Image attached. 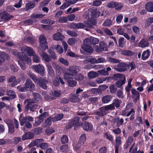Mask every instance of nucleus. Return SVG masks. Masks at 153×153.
Listing matches in <instances>:
<instances>
[{
	"label": "nucleus",
	"instance_id": "obj_44",
	"mask_svg": "<svg viewBox=\"0 0 153 153\" xmlns=\"http://www.w3.org/2000/svg\"><path fill=\"white\" fill-rule=\"evenodd\" d=\"M39 46L40 48L43 50H45L47 48H48L47 43H40Z\"/></svg>",
	"mask_w": 153,
	"mask_h": 153
},
{
	"label": "nucleus",
	"instance_id": "obj_16",
	"mask_svg": "<svg viewBox=\"0 0 153 153\" xmlns=\"http://www.w3.org/2000/svg\"><path fill=\"white\" fill-rule=\"evenodd\" d=\"M145 8L149 12H153V2H150L147 3L145 5Z\"/></svg>",
	"mask_w": 153,
	"mask_h": 153
},
{
	"label": "nucleus",
	"instance_id": "obj_23",
	"mask_svg": "<svg viewBox=\"0 0 153 153\" xmlns=\"http://www.w3.org/2000/svg\"><path fill=\"white\" fill-rule=\"evenodd\" d=\"M27 101L28 102L25 108V111H27L29 108L30 109V106L36 102L35 101L31 100H28Z\"/></svg>",
	"mask_w": 153,
	"mask_h": 153
},
{
	"label": "nucleus",
	"instance_id": "obj_25",
	"mask_svg": "<svg viewBox=\"0 0 153 153\" xmlns=\"http://www.w3.org/2000/svg\"><path fill=\"white\" fill-rule=\"evenodd\" d=\"M99 41L98 39L97 38H94L93 37H90L89 39V42L91 44L95 45L97 44L99 42Z\"/></svg>",
	"mask_w": 153,
	"mask_h": 153
},
{
	"label": "nucleus",
	"instance_id": "obj_24",
	"mask_svg": "<svg viewBox=\"0 0 153 153\" xmlns=\"http://www.w3.org/2000/svg\"><path fill=\"white\" fill-rule=\"evenodd\" d=\"M124 77H125V76L123 74L118 73L114 74L112 76V79L115 80L118 79L120 80L123 79Z\"/></svg>",
	"mask_w": 153,
	"mask_h": 153
},
{
	"label": "nucleus",
	"instance_id": "obj_28",
	"mask_svg": "<svg viewBox=\"0 0 153 153\" xmlns=\"http://www.w3.org/2000/svg\"><path fill=\"white\" fill-rule=\"evenodd\" d=\"M99 74L96 72L91 71L89 72L88 75V77L90 79L93 78L98 76Z\"/></svg>",
	"mask_w": 153,
	"mask_h": 153
},
{
	"label": "nucleus",
	"instance_id": "obj_11",
	"mask_svg": "<svg viewBox=\"0 0 153 153\" xmlns=\"http://www.w3.org/2000/svg\"><path fill=\"white\" fill-rule=\"evenodd\" d=\"M39 85L44 89L47 88L46 84L48 83V81L43 78H38V82Z\"/></svg>",
	"mask_w": 153,
	"mask_h": 153
},
{
	"label": "nucleus",
	"instance_id": "obj_12",
	"mask_svg": "<svg viewBox=\"0 0 153 153\" xmlns=\"http://www.w3.org/2000/svg\"><path fill=\"white\" fill-rule=\"evenodd\" d=\"M40 55L42 57V60L46 62H49L51 60V57L44 51H42L40 53Z\"/></svg>",
	"mask_w": 153,
	"mask_h": 153
},
{
	"label": "nucleus",
	"instance_id": "obj_14",
	"mask_svg": "<svg viewBox=\"0 0 153 153\" xmlns=\"http://www.w3.org/2000/svg\"><path fill=\"white\" fill-rule=\"evenodd\" d=\"M13 17V16L10 15L6 12L4 11L1 13V18L4 21H8Z\"/></svg>",
	"mask_w": 153,
	"mask_h": 153
},
{
	"label": "nucleus",
	"instance_id": "obj_54",
	"mask_svg": "<svg viewBox=\"0 0 153 153\" xmlns=\"http://www.w3.org/2000/svg\"><path fill=\"white\" fill-rule=\"evenodd\" d=\"M68 20L67 17L62 16L59 18L58 21L60 23H65L67 22Z\"/></svg>",
	"mask_w": 153,
	"mask_h": 153
},
{
	"label": "nucleus",
	"instance_id": "obj_52",
	"mask_svg": "<svg viewBox=\"0 0 153 153\" xmlns=\"http://www.w3.org/2000/svg\"><path fill=\"white\" fill-rule=\"evenodd\" d=\"M112 24V22L110 19L106 20L103 24L105 26L108 27L111 26Z\"/></svg>",
	"mask_w": 153,
	"mask_h": 153
},
{
	"label": "nucleus",
	"instance_id": "obj_30",
	"mask_svg": "<svg viewBox=\"0 0 153 153\" xmlns=\"http://www.w3.org/2000/svg\"><path fill=\"white\" fill-rule=\"evenodd\" d=\"M27 118L26 117H22L21 115L19 118V121L20 125L22 126L25 124L27 122Z\"/></svg>",
	"mask_w": 153,
	"mask_h": 153
},
{
	"label": "nucleus",
	"instance_id": "obj_48",
	"mask_svg": "<svg viewBox=\"0 0 153 153\" xmlns=\"http://www.w3.org/2000/svg\"><path fill=\"white\" fill-rule=\"evenodd\" d=\"M9 131L11 134L13 133L14 132V125L11 122L10 123L8 126Z\"/></svg>",
	"mask_w": 153,
	"mask_h": 153
},
{
	"label": "nucleus",
	"instance_id": "obj_53",
	"mask_svg": "<svg viewBox=\"0 0 153 153\" xmlns=\"http://www.w3.org/2000/svg\"><path fill=\"white\" fill-rule=\"evenodd\" d=\"M97 72L99 73L100 75H101L107 76L109 74V73L107 71L104 70L98 71Z\"/></svg>",
	"mask_w": 153,
	"mask_h": 153
},
{
	"label": "nucleus",
	"instance_id": "obj_4",
	"mask_svg": "<svg viewBox=\"0 0 153 153\" xmlns=\"http://www.w3.org/2000/svg\"><path fill=\"white\" fill-rule=\"evenodd\" d=\"M32 69L36 72L43 76L45 71V68L44 67L40 64L37 65H34L32 66Z\"/></svg>",
	"mask_w": 153,
	"mask_h": 153
},
{
	"label": "nucleus",
	"instance_id": "obj_21",
	"mask_svg": "<svg viewBox=\"0 0 153 153\" xmlns=\"http://www.w3.org/2000/svg\"><path fill=\"white\" fill-rule=\"evenodd\" d=\"M149 43L147 41H145L143 39L141 40L139 44V46L141 48H143L147 47L149 46Z\"/></svg>",
	"mask_w": 153,
	"mask_h": 153
},
{
	"label": "nucleus",
	"instance_id": "obj_18",
	"mask_svg": "<svg viewBox=\"0 0 153 153\" xmlns=\"http://www.w3.org/2000/svg\"><path fill=\"white\" fill-rule=\"evenodd\" d=\"M107 111L104 107H102L100 108V109L96 112L97 115L101 116H104L105 115Z\"/></svg>",
	"mask_w": 153,
	"mask_h": 153
},
{
	"label": "nucleus",
	"instance_id": "obj_42",
	"mask_svg": "<svg viewBox=\"0 0 153 153\" xmlns=\"http://www.w3.org/2000/svg\"><path fill=\"white\" fill-rule=\"evenodd\" d=\"M63 115L62 114H60L54 117L53 118L52 120L54 121H57L61 120L63 117Z\"/></svg>",
	"mask_w": 153,
	"mask_h": 153
},
{
	"label": "nucleus",
	"instance_id": "obj_1",
	"mask_svg": "<svg viewBox=\"0 0 153 153\" xmlns=\"http://www.w3.org/2000/svg\"><path fill=\"white\" fill-rule=\"evenodd\" d=\"M18 56L20 59L19 60V64L22 70H25L26 68L25 64L24 61L26 62L28 64L31 65V60L30 58L24 53L19 52L18 53Z\"/></svg>",
	"mask_w": 153,
	"mask_h": 153
},
{
	"label": "nucleus",
	"instance_id": "obj_39",
	"mask_svg": "<svg viewBox=\"0 0 153 153\" xmlns=\"http://www.w3.org/2000/svg\"><path fill=\"white\" fill-rule=\"evenodd\" d=\"M59 79L60 77L58 76L55 78L53 81V85L55 86H58L59 84Z\"/></svg>",
	"mask_w": 153,
	"mask_h": 153
},
{
	"label": "nucleus",
	"instance_id": "obj_40",
	"mask_svg": "<svg viewBox=\"0 0 153 153\" xmlns=\"http://www.w3.org/2000/svg\"><path fill=\"white\" fill-rule=\"evenodd\" d=\"M39 39L40 43H47V39L43 35L40 36Z\"/></svg>",
	"mask_w": 153,
	"mask_h": 153
},
{
	"label": "nucleus",
	"instance_id": "obj_13",
	"mask_svg": "<svg viewBox=\"0 0 153 153\" xmlns=\"http://www.w3.org/2000/svg\"><path fill=\"white\" fill-rule=\"evenodd\" d=\"M53 38L54 40H62L64 38V36L62 33L57 32L53 35Z\"/></svg>",
	"mask_w": 153,
	"mask_h": 153
},
{
	"label": "nucleus",
	"instance_id": "obj_3",
	"mask_svg": "<svg viewBox=\"0 0 153 153\" xmlns=\"http://www.w3.org/2000/svg\"><path fill=\"white\" fill-rule=\"evenodd\" d=\"M80 70L79 67L76 66H71L69 68L68 70L64 75H67L68 76L74 75L78 72Z\"/></svg>",
	"mask_w": 153,
	"mask_h": 153
},
{
	"label": "nucleus",
	"instance_id": "obj_36",
	"mask_svg": "<svg viewBox=\"0 0 153 153\" xmlns=\"http://www.w3.org/2000/svg\"><path fill=\"white\" fill-rule=\"evenodd\" d=\"M48 113L47 112H45L41 114L37 118L39 120H42V122L43 121V119L46 117L48 116Z\"/></svg>",
	"mask_w": 153,
	"mask_h": 153
},
{
	"label": "nucleus",
	"instance_id": "obj_5",
	"mask_svg": "<svg viewBox=\"0 0 153 153\" xmlns=\"http://www.w3.org/2000/svg\"><path fill=\"white\" fill-rule=\"evenodd\" d=\"M128 65L127 64L124 63H121L117 64V67L115 70L118 72H122L126 71Z\"/></svg>",
	"mask_w": 153,
	"mask_h": 153
},
{
	"label": "nucleus",
	"instance_id": "obj_32",
	"mask_svg": "<svg viewBox=\"0 0 153 153\" xmlns=\"http://www.w3.org/2000/svg\"><path fill=\"white\" fill-rule=\"evenodd\" d=\"M7 94L10 96V99L11 100L15 98L16 96L15 92L12 90L8 91Z\"/></svg>",
	"mask_w": 153,
	"mask_h": 153
},
{
	"label": "nucleus",
	"instance_id": "obj_62",
	"mask_svg": "<svg viewBox=\"0 0 153 153\" xmlns=\"http://www.w3.org/2000/svg\"><path fill=\"white\" fill-rule=\"evenodd\" d=\"M70 4L68 2H66L64 3L60 7V9L62 10H63L66 7H68L70 5Z\"/></svg>",
	"mask_w": 153,
	"mask_h": 153
},
{
	"label": "nucleus",
	"instance_id": "obj_60",
	"mask_svg": "<svg viewBox=\"0 0 153 153\" xmlns=\"http://www.w3.org/2000/svg\"><path fill=\"white\" fill-rule=\"evenodd\" d=\"M33 97L36 100L39 101L40 100V95L36 93H35L33 94Z\"/></svg>",
	"mask_w": 153,
	"mask_h": 153
},
{
	"label": "nucleus",
	"instance_id": "obj_34",
	"mask_svg": "<svg viewBox=\"0 0 153 153\" xmlns=\"http://www.w3.org/2000/svg\"><path fill=\"white\" fill-rule=\"evenodd\" d=\"M44 16V15L42 14H36L33 13L31 16V18L32 19H36L42 18Z\"/></svg>",
	"mask_w": 153,
	"mask_h": 153
},
{
	"label": "nucleus",
	"instance_id": "obj_29",
	"mask_svg": "<svg viewBox=\"0 0 153 153\" xmlns=\"http://www.w3.org/2000/svg\"><path fill=\"white\" fill-rule=\"evenodd\" d=\"M8 81L10 83L13 82L11 85L12 87L14 86L17 83V81H16V77L13 76H11L9 78Z\"/></svg>",
	"mask_w": 153,
	"mask_h": 153
},
{
	"label": "nucleus",
	"instance_id": "obj_43",
	"mask_svg": "<svg viewBox=\"0 0 153 153\" xmlns=\"http://www.w3.org/2000/svg\"><path fill=\"white\" fill-rule=\"evenodd\" d=\"M68 137L66 135H63L61 139V141L63 144L67 143L68 142Z\"/></svg>",
	"mask_w": 153,
	"mask_h": 153
},
{
	"label": "nucleus",
	"instance_id": "obj_15",
	"mask_svg": "<svg viewBox=\"0 0 153 153\" xmlns=\"http://www.w3.org/2000/svg\"><path fill=\"white\" fill-rule=\"evenodd\" d=\"M112 98V97L111 95H105L102 97L101 100L103 103H106L110 102Z\"/></svg>",
	"mask_w": 153,
	"mask_h": 153
},
{
	"label": "nucleus",
	"instance_id": "obj_58",
	"mask_svg": "<svg viewBox=\"0 0 153 153\" xmlns=\"http://www.w3.org/2000/svg\"><path fill=\"white\" fill-rule=\"evenodd\" d=\"M66 32L68 35L71 36L76 37L77 35V33L75 32L70 30H67Z\"/></svg>",
	"mask_w": 153,
	"mask_h": 153
},
{
	"label": "nucleus",
	"instance_id": "obj_37",
	"mask_svg": "<svg viewBox=\"0 0 153 153\" xmlns=\"http://www.w3.org/2000/svg\"><path fill=\"white\" fill-rule=\"evenodd\" d=\"M91 92L93 94H98L101 93V91L99 88H93L91 90Z\"/></svg>",
	"mask_w": 153,
	"mask_h": 153
},
{
	"label": "nucleus",
	"instance_id": "obj_38",
	"mask_svg": "<svg viewBox=\"0 0 153 153\" xmlns=\"http://www.w3.org/2000/svg\"><path fill=\"white\" fill-rule=\"evenodd\" d=\"M42 127H39L34 129L33 131L36 135H38L42 132Z\"/></svg>",
	"mask_w": 153,
	"mask_h": 153
},
{
	"label": "nucleus",
	"instance_id": "obj_46",
	"mask_svg": "<svg viewBox=\"0 0 153 153\" xmlns=\"http://www.w3.org/2000/svg\"><path fill=\"white\" fill-rule=\"evenodd\" d=\"M33 56V60L34 62L39 63L40 61V59L39 57L34 54Z\"/></svg>",
	"mask_w": 153,
	"mask_h": 153
},
{
	"label": "nucleus",
	"instance_id": "obj_55",
	"mask_svg": "<svg viewBox=\"0 0 153 153\" xmlns=\"http://www.w3.org/2000/svg\"><path fill=\"white\" fill-rule=\"evenodd\" d=\"M48 52L50 53V56L51 57V58H52L54 60L56 59V56L55 53L53 51L49 50L48 51Z\"/></svg>",
	"mask_w": 153,
	"mask_h": 153
},
{
	"label": "nucleus",
	"instance_id": "obj_50",
	"mask_svg": "<svg viewBox=\"0 0 153 153\" xmlns=\"http://www.w3.org/2000/svg\"><path fill=\"white\" fill-rule=\"evenodd\" d=\"M54 132L55 130L51 128H47L45 131V133L47 135H50Z\"/></svg>",
	"mask_w": 153,
	"mask_h": 153
},
{
	"label": "nucleus",
	"instance_id": "obj_33",
	"mask_svg": "<svg viewBox=\"0 0 153 153\" xmlns=\"http://www.w3.org/2000/svg\"><path fill=\"white\" fill-rule=\"evenodd\" d=\"M38 146L43 150H45L47 149L49 147V145L47 143H42L39 145Z\"/></svg>",
	"mask_w": 153,
	"mask_h": 153
},
{
	"label": "nucleus",
	"instance_id": "obj_8",
	"mask_svg": "<svg viewBox=\"0 0 153 153\" xmlns=\"http://www.w3.org/2000/svg\"><path fill=\"white\" fill-rule=\"evenodd\" d=\"M64 78L66 80L69 86L74 87L76 85V82L74 80L72 77L68 76L67 75H64Z\"/></svg>",
	"mask_w": 153,
	"mask_h": 153
},
{
	"label": "nucleus",
	"instance_id": "obj_61",
	"mask_svg": "<svg viewBox=\"0 0 153 153\" xmlns=\"http://www.w3.org/2000/svg\"><path fill=\"white\" fill-rule=\"evenodd\" d=\"M122 53L123 54L127 56L131 55L133 53L131 51L128 50L123 51Z\"/></svg>",
	"mask_w": 153,
	"mask_h": 153
},
{
	"label": "nucleus",
	"instance_id": "obj_63",
	"mask_svg": "<svg viewBox=\"0 0 153 153\" xmlns=\"http://www.w3.org/2000/svg\"><path fill=\"white\" fill-rule=\"evenodd\" d=\"M108 59L109 62L112 63H118L120 62L119 60L112 57L108 58Z\"/></svg>",
	"mask_w": 153,
	"mask_h": 153
},
{
	"label": "nucleus",
	"instance_id": "obj_59",
	"mask_svg": "<svg viewBox=\"0 0 153 153\" xmlns=\"http://www.w3.org/2000/svg\"><path fill=\"white\" fill-rule=\"evenodd\" d=\"M26 40L29 43L31 44H33L35 42V39L32 37H28L26 39Z\"/></svg>",
	"mask_w": 153,
	"mask_h": 153
},
{
	"label": "nucleus",
	"instance_id": "obj_19",
	"mask_svg": "<svg viewBox=\"0 0 153 153\" xmlns=\"http://www.w3.org/2000/svg\"><path fill=\"white\" fill-rule=\"evenodd\" d=\"M69 101L72 102H76L79 101L80 99L77 95H71L69 98Z\"/></svg>",
	"mask_w": 153,
	"mask_h": 153
},
{
	"label": "nucleus",
	"instance_id": "obj_7",
	"mask_svg": "<svg viewBox=\"0 0 153 153\" xmlns=\"http://www.w3.org/2000/svg\"><path fill=\"white\" fill-rule=\"evenodd\" d=\"M19 48L22 52L26 51L27 55L30 56H33L35 54L34 51L30 47L25 46L21 47Z\"/></svg>",
	"mask_w": 153,
	"mask_h": 153
},
{
	"label": "nucleus",
	"instance_id": "obj_17",
	"mask_svg": "<svg viewBox=\"0 0 153 153\" xmlns=\"http://www.w3.org/2000/svg\"><path fill=\"white\" fill-rule=\"evenodd\" d=\"M52 119L53 118L49 117L48 118L45 122L43 123L42 126L43 127H46L50 126L51 124V121H53Z\"/></svg>",
	"mask_w": 153,
	"mask_h": 153
},
{
	"label": "nucleus",
	"instance_id": "obj_6",
	"mask_svg": "<svg viewBox=\"0 0 153 153\" xmlns=\"http://www.w3.org/2000/svg\"><path fill=\"white\" fill-rule=\"evenodd\" d=\"M79 126L82 127L83 129L85 131H90L93 129V126L91 124L88 122L85 121L84 124L82 123H79Z\"/></svg>",
	"mask_w": 153,
	"mask_h": 153
},
{
	"label": "nucleus",
	"instance_id": "obj_47",
	"mask_svg": "<svg viewBox=\"0 0 153 153\" xmlns=\"http://www.w3.org/2000/svg\"><path fill=\"white\" fill-rule=\"evenodd\" d=\"M118 4L116 2L114 1H111L108 2L107 5V6L109 8L115 7V6Z\"/></svg>",
	"mask_w": 153,
	"mask_h": 153
},
{
	"label": "nucleus",
	"instance_id": "obj_20",
	"mask_svg": "<svg viewBox=\"0 0 153 153\" xmlns=\"http://www.w3.org/2000/svg\"><path fill=\"white\" fill-rule=\"evenodd\" d=\"M125 82L126 78L125 77H124L123 79L119 80L116 82V85L118 88H120L122 85L125 83Z\"/></svg>",
	"mask_w": 153,
	"mask_h": 153
},
{
	"label": "nucleus",
	"instance_id": "obj_64",
	"mask_svg": "<svg viewBox=\"0 0 153 153\" xmlns=\"http://www.w3.org/2000/svg\"><path fill=\"white\" fill-rule=\"evenodd\" d=\"M153 22V18H149L146 20V25L147 26H149Z\"/></svg>",
	"mask_w": 153,
	"mask_h": 153
},
{
	"label": "nucleus",
	"instance_id": "obj_57",
	"mask_svg": "<svg viewBox=\"0 0 153 153\" xmlns=\"http://www.w3.org/2000/svg\"><path fill=\"white\" fill-rule=\"evenodd\" d=\"M75 39L74 38H71L68 39L67 41L68 44L69 45H74L75 44Z\"/></svg>",
	"mask_w": 153,
	"mask_h": 153
},
{
	"label": "nucleus",
	"instance_id": "obj_2",
	"mask_svg": "<svg viewBox=\"0 0 153 153\" xmlns=\"http://www.w3.org/2000/svg\"><path fill=\"white\" fill-rule=\"evenodd\" d=\"M82 48L85 51L90 53H92L93 51L89 42V39L88 38L84 40Z\"/></svg>",
	"mask_w": 153,
	"mask_h": 153
},
{
	"label": "nucleus",
	"instance_id": "obj_56",
	"mask_svg": "<svg viewBox=\"0 0 153 153\" xmlns=\"http://www.w3.org/2000/svg\"><path fill=\"white\" fill-rule=\"evenodd\" d=\"M104 107L106 111L107 110H112L114 109V105H113V104L108 105L105 106Z\"/></svg>",
	"mask_w": 153,
	"mask_h": 153
},
{
	"label": "nucleus",
	"instance_id": "obj_35",
	"mask_svg": "<svg viewBox=\"0 0 153 153\" xmlns=\"http://www.w3.org/2000/svg\"><path fill=\"white\" fill-rule=\"evenodd\" d=\"M149 52L148 50H147L146 51H144L142 55L143 59L144 60L147 58L149 57Z\"/></svg>",
	"mask_w": 153,
	"mask_h": 153
},
{
	"label": "nucleus",
	"instance_id": "obj_27",
	"mask_svg": "<svg viewBox=\"0 0 153 153\" xmlns=\"http://www.w3.org/2000/svg\"><path fill=\"white\" fill-rule=\"evenodd\" d=\"M100 46L102 51H108L107 45L104 42H101L100 43Z\"/></svg>",
	"mask_w": 153,
	"mask_h": 153
},
{
	"label": "nucleus",
	"instance_id": "obj_49",
	"mask_svg": "<svg viewBox=\"0 0 153 153\" xmlns=\"http://www.w3.org/2000/svg\"><path fill=\"white\" fill-rule=\"evenodd\" d=\"M59 60L60 63H62L65 65L68 66L69 64V63L68 61L62 58H59Z\"/></svg>",
	"mask_w": 153,
	"mask_h": 153
},
{
	"label": "nucleus",
	"instance_id": "obj_10",
	"mask_svg": "<svg viewBox=\"0 0 153 153\" xmlns=\"http://www.w3.org/2000/svg\"><path fill=\"white\" fill-rule=\"evenodd\" d=\"M34 134L32 132H28L25 133L22 136V139L23 140H25L27 139H31L34 137Z\"/></svg>",
	"mask_w": 153,
	"mask_h": 153
},
{
	"label": "nucleus",
	"instance_id": "obj_51",
	"mask_svg": "<svg viewBox=\"0 0 153 153\" xmlns=\"http://www.w3.org/2000/svg\"><path fill=\"white\" fill-rule=\"evenodd\" d=\"M121 101L118 99H116L114 100V102L113 103L117 108L120 105Z\"/></svg>",
	"mask_w": 153,
	"mask_h": 153
},
{
	"label": "nucleus",
	"instance_id": "obj_26",
	"mask_svg": "<svg viewBox=\"0 0 153 153\" xmlns=\"http://www.w3.org/2000/svg\"><path fill=\"white\" fill-rule=\"evenodd\" d=\"M27 74L35 83L38 82V78L37 79L36 75L30 72L28 73Z\"/></svg>",
	"mask_w": 153,
	"mask_h": 153
},
{
	"label": "nucleus",
	"instance_id": "obj_41",
	"mask_svg": "<svg viewBox=\"0 0 153 153\" xmlns=\"http://www.w3.org/2000/svg\"><path fill=\"white\" fill-rule=\"evenodd\" d=\"M75 124L76 123H75L73 119L71 120H69V123L66 125V127L67 129H69Z\"/></svg>",
	"mask_w": 153,
	"mask_h": 153
},
{
	"label": "nucleus",
	"instance_id": "obj_9",
	"mask_svg": "<svg viewBox=\"0 0 153 153\" xmlns=\"http://www.w3.org/2000/svg\"><path fill=\"white\" fill-rule=\"evenodd\" d=\"M25 88H30V91H32L35 88V85L32 83V81L30 79H27L25 84Z\"/></svg>",
	"mask_w": 153,
	"mask_h": 153
},
{
	"label": "nucleus",
	"instance_id": "obj_31",
	"mask_svg": "<svg viewBox=\"0 0 153 153\" xmlns=\"http://www.w3.org/2000/svg\"><path fill=\"white\" fill-rule=\"evenodd\" d=\"M86 140V136L85 134H83L80 136L79 143L81 144H83L85 141Z\"/></svg>",
	"mask_w": 153,
	"mask_h": 153
},
{
	"label": "nucleus",
	"instance_id": "obj_22",
	"mask_svg": "<svg viewBox=\"0 0 153 153\" xmlns=\"http://www.w3.org/2000/svg\"><path fill=\"white\" fill-rule=\"evenodd\" d=\"M35 3L32 1H29L25 4V10L27 11L28 9L33 8L35 6Z\"/></svg>",
	"mask_w": 153,
	"mask_h": 153
},
{
	"label": "nucleus",
	"instance_id": "obj_45",
	"mask_svg": "<svg viewBox=\"0 0 153 153\" xmlns=\"http://www.w3.org/2000/svg\"><path fill=\"white\" fill-rule=\"evenodd\" d=\"M110 91L111 93H115L117 89L116 87L114 85H112L109 87Z\"/></svg>",
	"mask_w": 153,
	"mask_h": 153
}]
</instances>
